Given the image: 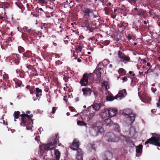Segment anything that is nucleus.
<instances>
[{
	"mask_svg": "<svg viewBox=\"0 0 160 160\" xmlns=\"http://www.w3.org/2000/svg\"><path fill=\"white\" fill-rule=\"evenodd\" d=\"M22 113L20 115V116L21 118V125L23 127H27L29 125H31V123H33L32 120V118L33 116V115H28L25 113L24 112H22Z\"/></svg>",
	"mask_w": 160,
	"mask_h": 160,
	"instance_id": "nucleus-1",
	"label": "nucleus"
},
{
	"mask_svg": "<svg viewBox=\"0 0 160 160\" xmlns=\"http://www.w3.org/2000/svg\"><path fill=\"white\" fill-rule=\"evenodd\" d=\"M22 113L20 115V116L21 118V125L23 127H27L29 125H31V123H33L32 120V118L33 116V115H28L25 113L24 112H22Z\"/></svg>",
	"mask_w": 160,
	"mask_h": 160,
	"instance_id": "nucleus-2",
	"label": "nucleus"
},
{
	"mask_svg": "<svg viewBox=\"0 0 160 160\" xmlns=\"http://www.w3.org/2000/svg\"><path fill=\"white\" fill-rule=\"evenodd\" d=\"M152 136L148 139L145 142V144L148 143L160 147V134L152 133Z\"/></svg>",
	"mask_w": 160,
	"mask_h": 160,
	"instance_id": "nucleus-3",
	"label": "nucleus"
},
{
	"mask_svg": "<svg viewBox=\"0 0 160 160\" xmlns=\"http://www.w3.org/2000/svg\"><path fill=\"white\" fill-rule=\"evenodd\" d=\"M94 77L92 73H84L82 78L80 80L79 83L82 86H86L89 85L88 80H93Z\"/></svg>",
	"mask_w": 160,
	"mask_h": 160,
	"instance_id": "nucleus-4",
	"label": "nucleus"
},
{
	"mask_svg": "<svg viewBox=\"0 0 160 160\" xmlns=\"http://www.w3.org/2000/svg\"><path fill=\"white\" fill-rule=\"evenodd\" d=\"M104 130L101 126H98L97 124H94L92 126L91 134L94 137L102 134L104 133Z\"/></svg>",
	"mask_w": 160,
	"mask_h": 160,
	"instance_id": "nucleus-5",
	"label": "nucleus"
},
{
	"mask_svg": "<svg viewBox=\"0 0 160 160\" xmlns=\"http://www.w3.org/2000/svg\"><path fill=\"white\" fill-rule=\"evenodd\" d=\"M122 114L128 119H129L131 123H132L134 122L136 115L135 114L132 113L131 109L129 108L125 109L123 110Z\"/></svg>",
	"mask_w": 160,
	"mask_h": 160,
	"instance_id": "nucleus-6",
	"label": "nucleus"
},
{
	"mask_svg": "<svg viewBox=\"0 0 160 160\" xmlns=\"http://www.w3.org/2000/svg\"><path fill=\"white\" fill-rule=\"evenodd\" d=\"M105 138L108 142H116L118 141V138L112 132L107 133L105 135Z\"/></svg>",
	"mask_w": 160,
	"mask_h": 160,
	"instance_id": "nucleus-7",
	"label": "nucleus"
},
{
	"mask_svg": "<svg viewBox=\"0 0 160 160\" xmlns=\"http://www.w3.org/2000/svg\"><path fill=\"white\" fill-rule=\"evenodd\" d=\"M40 152L42 154L44 152L45 150H48L53 149L54 147V144L52 145V144L49 142L47 144H43L40 146Z\"/></svg>",
	"mask_w": 160,
	"mask_h": 160,
	"instance_id": "nucleus-8",
	"label": "nucleus"
},
{
	"mask_svg": "<svg viewBox=\"0 0 160 160\" xmlns=\"http://www.w3.org/2000/svg\"><path fill=\"white\" fill-rule=\"evenodd\" d=\"M118 57L124 63H126L130 61V58L128 56L126 55L123 52L120 51L118 52Z\"/></svg>",
	"mask_w": 160,
	"mask_h": 160,
	"instance_id": "nucleus-9",
	"label": "nucleus"
},
{
	"mask_svg": "<svg viewBox=\"0 0 160 160\" xmlns=\"http://www.w3.org/2000/svg\"><path fill=\"white\" fill-rule=\"evenodd\" d=\"M132 12L133 14L141 17L146 13V11L141 8H138L136 7L133 9Z\"/></svg>",
	"mask_w": 160,
	"mask_h": 160,
	"instance_id": "nucleus-10",
	"label": "nucleus"
},
{
	"mask_svg": "<svg viewBox=\"0 0 160 160\" xmlns=\"http://www.w3.org/2000/svg\"><path fill=\"white\" fill-rule=\"evenodd\" d=\"M85 9L83 10L84 18H88L90 16V13H93L92 9L90 8H84Z\"/></svg>",
	"mask_w": 160,
	"mask_h": 160,
	"instance_id": "nucleus-11",
	"label": "nucleus"
},
{
	"mask_svg": "<svg viewBox=\"0 0 160 160\" xmlns=\"http://www.w3.org/2000/svg\"><path fill=\"white\" fill-rule=\"evenodd\" d=\"M83 95L85 97L89 96L92 91L91 89L89 88H84L82 89Z\"/></svg>",
	"mask_w": 160,
	"mask_h": 160,
	"instance_id": "nucleus-12",
	"label": "nucleus"
},
{
	"mask_svg": "<svg viewBox=\"0 0 160 160\" xmlns=\"http://www.w3.org/2000/svg\"><path fill=\"white\" fill-rule=\"evenodd\" d=\"M113 158L112 153L108 151H106L104 154L103 160H111Z\"/></svg>",
	"mask_w": 160,
	"mask_h": 160,
	"instance_id": "nucleus-13",
	"label": "nucleus"
},
{
	"mask_svg": "<svg viewBox=\"0 0 160 160\" xmlns=\"http://www.w3.org/2000/svg\"><path fill=\"white\" fill-rule=\"evenodd\" d=\"M79 142L76 140L74 139L72 145L70 146V148L71 149L74 150H77L78 148H79Z\"/></svg>",
	"mask_w": 160,
	"mask_h": 160,
	"instance_id": "nucleus-14",
	"label": "nucleus"
},
{
	"mask_svg": "<svg viewBox=\"0 0 160 160\" xmlns=\"http://www.w3.org/2000/svg\"><path fill=\"white\" fill-rule=\"evenodd\" d=\"M55 137L56 138H53L52 141L50 142L52 145L54 144V147L55 148L57 144H58V146H60L61 145V143H59V137L58 136V134H56Z\"/></svg>",
	"mask_w": 160,
	"mask_h": 160,
	"instance_id": "nucleus-15",
	"label": "nucleus"
},
{
	"mask_svg": "<svg viewBox=\"0 0 160 160\" xmlns=\"http://www.w3.org/2000/svg\"><path fill=\"white\" fill-rule=\"evenodd\" d=\"M127 94L126 90L123 89L119 92L115 96V98L117 99L118 98H120L121 99L122 98L124 97Z\"/></svg>",
	"mask_w": 160,
	"mask_h": 160,
	"instance_id": "nucleus-16",
	"label": "nucleus"
},
{
	"mask_svg": "<svg viewBox=\"0 0 160 160\" xmlns=\"http://www.w3.org/2000/svg\"><path fill=\"white\" fill-rule=\"evenodd\" d=\"M11 58L13 60V62L16 64L18 65L19 63L20 59L17 54H13L11 56Z\"/></svg>",
	"mask_w": 160,
	"mask_h": 160,
	"instance_id": "nucleus-17",
	"label": "nucleus"
},
{
	"mask_svg": "<svg viewBox=\"0 0 160 160\" xmlns=\"http://www.w3.org/2000/svg\"><path fill=\"white\" fill-rule=\"evenodd\" d=\"M108 111L107 109H104L102 110L100 114V117L104 119L109 117Z\"/></svg>",
	"mask_w": 160,
	"mask_h": 160,
	"instance_id": "nucleus-18",
	"label": "nucleus"
},
{
	"mask_svg": "<svg viewBox=\"0 0 160 160\" xmlns=\"http://www.w3.org/2000/svg\"><path fill=\"white\" fill-rule=\"evenodd\" d=\"M109 117H112L115 115L117 112V110L113 108H109L107 109Z\"/></svg>",
	"mask_w": 160,
	"mask_h": 160,
	"instance_id": "nucleus-19",
	"label": "nucleus"
},
{
	"mask_svg": "<svg viewBox=\"0 0 160 160\" xmlns=\"http://www.w3.org/2000/svg\"><path fill=\"white\" fill-rule=\"evenodd\" d=\"M35 91L36 97L38 98H40L41 96L42 95V90L39 88H35Z\"/></svg>",
	"mask_w": 160,
	"mask_h": 160,
	"instance_id": "nucleus-20",
	"label": "nucleus"
},
{
	"mask_svg": "<svg viewBox=\"0 0 160 160\" xmlns=\"http://www.w3.org/2000/svg\"><path fill=\"white\" fill-rule=\"evenodd\" d=\"M128 1L132 5L137 7L139 5L141 0H128Z\"/></svg>",
	"mask_w": 160,
	"mask_h": 160,
	"instance_id": "nucleus-21",
	"label": "nucleus"
},
{
	"mask_svg": "<svg viewBox=\"0 0 160 160\" xmlns=\"http://www.w3.org/2000/svg\"><path fill=\"white\" fill-rule=\"evenodd\" d=\"M37 35V34L33 31L31 33L28 35V37L32 41L35 40L36 39V36Z\"/></svg>",
	"mask_w": 160,
	"mask_h": 160,
	"instance_id": "nucleus-22",
	"label": "nucleus"
},
{
	"mask_svg": "<svg viewBox=\"0 0 160 160\" xmlns=\"http://www.w3.org/2000/svg\"><path fill=\"white\" fill-rule=\"evenodd\" d=\"M101 68L99 67H97L96 70L94 71L95 73L97 74V77L98 78H101L102 73L100 72Z\"/></svg>",
	"mask_w": 160,
	"mask_h": 160,
	"instance_id": "nucleus-23",
	"label": "nucleus"
},
{
	"mask_svg": "<svg viewBox=\"0 0 160 160\" xmlns=\"http://www.w3.org/2000/svg\"><path fill=\"white\" fill-rule=\"evenodd\" d=\"M23 56L26 58H29L31 57L32 56V53L31 51H27L23 54Z\"/></svg>",
	"mask_w": 160,
	"mask_h": 160,
	"instance_id": "nucleus-24",
	"label": "nucleus"
},
{
	"mask_svg": "<svg viewBox=\"0 0 160 160\" xmlns=\"http://www.w3.org/2000/svg\"><path fill=\"white\" fill-rule=\"evenodd\" d=\"M50 23H44L43 24V25L41 27L42 29H44L46 32H48V29L50 28Z\"/></svg>",
	"mask_w": 160,
	"mask_h": 160,
	"instance_id": "nucleus-25",
	"label": "nucleus"
},
{
	"mask_svg": "<svg viewBox=\"0 0 160 160\" xmlns=\"http://www.w3.org/2000/svg\"><path fill=\"white\" fill-rule=\"evenodd\" d=\"M112 122L111 119L109 118H108L105 119L103 122V124L106 126H111L112 124Z\"/></svg>",
	"mask_w": 160,
	"mask_h": 160,
	"instance_id": "nucleus-26",
	"label": "nucleus"
},
{
	"mask_svg": "<svg viewBox=\"0 0 160 160\" xmlns=\"http://www.w3.org/2000/svg\"><path fill=\"white\" fill-rule=\"evenodd\" d=\"M55 160H59L60 156V152L58 150H55Z\"/></svg>",
	"mask_w": 160,
	"mask_h": 160,
	"instance_id": "nucleus-27",
	"label": "nucleus"
},
{
	"mask_svg": "<svg viewBox=\"0 0 160 160\" xmlns=\"http://www.w3.org/2000/svg\"><path fill=\"white\" fill-rule=\"evenodd\" d=\"M138 81V79L135 77H133L132 78V80L131 83V86H134L136 85V83Z\"/></svg>",
	"mask_w": 160,
	"mask_h": 160,
	"instance_id": "nucleus-28",
	"label": "nucleus"
},
{
	"mask_svg": "<svg viewBox=\"0 0 160 160\" xmlns=\"http://www.w3.org/2000/svg\"><path fill=\"white\" fill-rule=\"evenodd\" d=\"M143 146L140 144L136 147V151L137 153L141 154L142 152Z\"/></svg>",
	"mask_w": 160,
	"mask_h": 160,
	"instance_id": "nucleus-29",
	"label": "nucleus"
},
{
	"mask_svg": "<svg viewBox=\"0 0 160 160\" xmlns=\"http://www.w3.org/2000/svg\"><path fill=\"white\" fill-rule=\"evenodd\" d=\"M7 83V85H6V83L4 82H3L2 85H4L5 88L4 89V90H5L6 88H10L11 87V82L9 80L5 81Z\"/></svg>",
	"mask_w": 160,
	"mask_h": 160,
	"instance_id": "nucleus-30",
	"label": "nucleus"
},
{
	"mask_svg": "<svg viewBox=\"0 0 160 160\" xmlns=\"http://www.w3.org/2000/svg\"><path fill=\"white\" fill-rule=\"evenodd\" d=\"M103 10L105 11V14L108 15L112 11V9L111 8L105 7L104 8Z\"/></svg>",
	"mask_w": 160,
	"mask_h": 160,
	"instance_id": "nucleus-31",
	"label": "nucleus"
},
{
	"mask_svg": "<svg viewBox=\"0 0 160 160\" xmlns=\"http://www.w3.org/2000/svg\"><path fill=\"white\" fill-rule=\"evenodd\" d=\"M99 35L102 36V35H101L100 34H97L95 35V37L90 38V39L93 41V42L95 43L97 42L98 41L97 39L96 38Z\"/></svg>",
	"mask_w": 160,
	"mask_h": 160,
	"instance_id": "nucleus-32",
	"label": "nucleus"
},
{
	"mask_svg": "<svg viewBox=\"0 0 160 160\" xmlns=\"http://www.w3.org/2000/svg\"><path fill=\"white\" fill-rule=\"evenodd\" d=\"M115 131L119 132L120 131V127L118 124L115 123L113 126Z\"/></svg>",
	"mask_w": 160,
	"mask_h": 160,
	"instance_id": "nucleus-33",
	"label": "nucleus"
},
{
	"mask_svg": "<svg viewBox=\"0 0 160 160\" xmlns=\"http://www.w3.org/2000/svg\"><path fill=\"white\" fill-rule=\"evenodd\" d=\"M13 81H14L15 84L18 87H20L22 84V81L18 79H14Z\"/></svg>",
	"mask_w": 160,
	"mask_h": 160,
	"instance_id": "nucleus-34",
	"label": "nucleus"
},
{
	"mask_svg": "<svg viewBox=\"0 0 160 160\" xmlns=\"http://www.w3.org/2000/svg\"><path fill=\"white\" fill-rule=\"evenodd\" d=\"M20 112L19 111H15L13 114L14 119L18 118L19 116H20Z\"/></svg>",
	"mask_w": 160,
	"mask_h": 160,
	"instance_id": "nucleus-35",
	"label": "nucleus"
},
{
	"mask_svg": "<svg viewBox=\"0 0 160 160\" xmlns=\"http://www.w3.org/2000/svg\"><path fill=\"white\" fill-rule=\"evenodd\" d=\"M92 108L96 111H98L100 108L99 104L97 103L94 104L92 106Z\"/></svg>",
	"mask_w": 160,
	"mask_h": 160,
	"instance_id": "nucleus-36",
	"label": "nucleus"
},
{
	"mask_svg": "<svg viewBox=\"0 0 160 160\" xmlns=\"http://www.w3.org/2000/svg\"><path fill=\"white\" fill-rule=\"evenodd\" d=\"M23 30L25 32H26L28 33V35L31 32L33 31L32 30H31V29H29L28 28L25 27L23 28Z\"/></svg>",
	"mask_w": 160,
	"mask_h": 160,
	"instance_id": "nucleus-37",
	"label": "nucleus"
},
{
	"mask_svg": "<svg viewBox=\"0 0 160 160\" xmlns=\"http://www.w3.org/2000/svg\"><path fill=\"white\" fill-rule=\"evenodd\" d=\"M106 99L108 101H112L115 99H116L115 98V96L113 97L111 95H110L106 97Z\"/></svg>",
	"mask_w": 160,
	"mask_h": 160,
	"instance_id": "nucleus-38",
	"label": "nucleus"
},
{
	"mask_svg": "<svg viewBox=\"0 0 160 160\" xmlns=\"http://www.w3.org/2000/svg\"><path fill=\"white\" fill-rule=\"evenodd\" d=\"M87 29L90 32H93L95 29V28L92 25H88L87 26Z\"/></svg>",
	"mask_w": 160,
	"mask_h": 160,
	"instance_id": "nucleus-39",
	"label": "nucleus"
},
{
	"mask_svg": "<svg viewBox=\"0 0 160 160\" xmlns=\"http://www.w3.org/2000/svg\"><path fill=\"white\" fill-rule=\"evenodd\" d=\"M76 150L77 151V155H83V153L81 149L78 148Z\"/></svg>",
	"mask_w": 160,
	"mask_h": 160,
	"instance_id": "nucleus-40",
	"label": "nucleus"
},
{
	"mask_svg": "<svg viewBox=\"0 0 160 160\" xmlns=\"http://www.w3.org/2000/svg\"><path fill=\"white\" fill-rule=\"evenodd\" d=\"M22 38L24 40H26L28 39V36L25 33H23L22 35Z\"/></svg>",
	"mask_w": 160,
	"mask_h": 160,
	"instance_id": "nucleus-41",
	"label": "nucleus"
},
{
	"mask_svg": "<svg viewBox=\"0 0 160 160\" xmlns=\"http://www.w3.org/2000/svg\"><path fill=\"white\" fill-rule=\"evenodd\" d=\"M101 42L105 46H107L110 43V42L109 40H105L104 41H103L102 40L101 41Z\"/></svg>",
	"mask_w": 160,
	"mask_h": 160,
	"instance_id": "nucleus-42",
	"label": "nucleus"
},
{
	"mask_svg": "<svg viewBox=\"0 0 160 160\" xmlns=\"http://www.w3.org/2000/svg\"><path fill=\"white\" fill-rule=\"evenodd\" d=\"M77 124H78V125H80V126H85L86 125V123L85 122H84L82 121H79V120L78 121Z\"/></svg>",
	"mask_w": 160,
	"mask_h": 160,
	"instance_id": "nucleus-43",
	"label": "nucleus"
},
{
	"mask_svg": "<svg viewBox=\"0 0 160 160\" xmlns=\"http://www.w3.org/2000/svg\"><path fill=\"white\" fill-rule=\"evenodd\" d=\"M35 87L34 86H31V88L29 90V91L31 94H32L35 93Z\"/></svg>",
	"mask_w": 160,
	"mask_h": 160,
	"instance_id": "nucleus-44",
	"label": "nucleus"
},
{
	"mask_svg": "<svg viewBox=\"0 0 160 160\" xmlns=\"http://www.w3.org/2000/svg\"><path fill=\"white\" fill-rule=\"evenodd\" d=\"M89 146V147L90 149L91 150H93L94 151H96V148L94 144H90Z\"/></svg>",
	"mask_w": 160,
	"mask_h": 160,
	"instance_id": "nucleus-45",
	"label": "nucleus"
},
{
	"mask_svg": "<svg viewBox=\"0 0 160 160\" xmlns=\"http://www.w3.org/2000/svg\"><path fill=\"white\" fill-rule=\"evenodd\" d=\"M9 79L8 75L6 73H4L3 75V79L5 81L8 80Z\"/></svg>",
	"mask_w": 160,
	"mask_h": 160,
	"instance_id": "nucleus-46",
	"label": "nucleus"
},
{
	"mask_svg": "<svg viewBox=\"0 0 160 160\" xmlns=\"http://www.w3.org/2000/svg\"><path fill=\"white\" fill-rule=\"evenodd\" d=\"M18 49L19 52L20 53L23 52L25 51L24 48L22 46L18 47Z\"/></svg>",
	"mask_w": 160,
	"mask_h": 160,
	"instance_id": "nucleus-47",
	"label": "nucleus"
},
{
	"mask_svg": "<svg viewBox=\"0 0 160 160\" xmlns=\"http://www.w3.org/2000/svg\"><path fill=\"white\" fill-rule=\"evenodd\" d=\"M83 155H76V158L77 160H83Z\"/></svg>",
	"mask_w": 160,
	"mask_h": 160,
	"instance_id": "nucleus-48",
	"label": "nucleus"
},
{
	"mask_svg": "<svg viewBox=\"0 0 160 160\" xmlns=\"http://www.w3.org/2000/svg\"><path fill=\"white\" fill-rule=\"evenodd\" d=\"M25 72L23 71H21L20 73L19 74V76L21 78H24L25 76Z\"/></svg>",
	"mask_w": 160,
	"mask_h": 160,
	"instance_id": "nucleus-49",
	"label": "nucleus"
},
{
	"mask_svg": "<svg viewBox=\"0 0 160 160\" xmlns=\"http://www.w3.org/2000/svg\"><path fill=\"white\" fill-rule=\"evenodd\" d=\"M118 72L119 73L125 74V70L122 68H120L118 70Z\"/></svg>",
	"mask_w": 160,
	"mask_h": 160,
	"instance_id": "nucleus-50",
	"label": "nucleus"
},
{
	"mask_svg": "<svg viewBox=\"0 0 160 160\" xmlns=\"http://www.w3.org/2000/svg\"><path fill=\"white\" fill-rule=\"evenodd\" d=\"M12 37L11 38L10 37H9L6 40L5 42L7 44H8L10 42L12 41Z\"/></svg>",
	"mask_w": 160,
	"mask_h": 160,
	"instance_id": "nucleus-51",
	"label": "nucleus"
},
{
	"mask_svg": "<svg viewBox=\"0 0 160 160\" xmlns=\"http://www.w3.org/2000/svg\"><path fill=\"white\" fill-rule=\"evenodd\" d=\"M57 107H53L52 108V114H54L55 112L57 110Z\"/></svg>",
	"mask_w": 160,
	"mask_h": 160,
	"instance_id": "nucleus-52",
	"label": "nucleus"
},
{
	"mask_svg": "<svg viewBox=\"0 0 160 160\" xmlns=\"http://www.w3.org/2000/svg\"><path fill=\"white\" fill-rule=\"evenodd\" d=\"M82 47L80 46H78V47L77 48V50L79 52H81L82 50Z\"/></svg>",
	"mask_w": 160,
	"mask_h": 160,
	"instance_id": "nucleus-53",
	"label": "nucleus"
},
{
	"mask_svg": "<svg viewBox=\"0 0 160 160\" xmlns=\"http://www.w3.org/2000/svg\"><path fill=\"white\" fill-rule=\"evenodd\" d=\"M38 73H31V74L30 75V77H33L34 76H38Z\"/></svg>",
	"mask_w": 160,
	"mask_h": 160,
	"instance_id": "nucleus-54",
	"label": "nucleus"
},
{
	"mask_svg": "<svg viewBox=\"0 0 160 160\" xmlns=\"http://www.w3.org/2000/svg\"><path fill=\"white\" fill-rule=\"evenodd\" d=\"M86 18L87 19L84 21L83 23L86 25H89L88 24V18Z\"/></svg>",
	"mask_w": 160,
	"mask_h": 160,
	"instance_id": "nucleus-55",
	"label": "nucleus"
},
{
	"mask_svg": "<svg viewBox=\"0 0 160 160\" xmlns=\"http://www.w3.org/2000/svg\"><path fill=\"white\" fill-rule=\"evenodd\" d=\"M116 13L115 12H113L111 14V17L113 19L115 18L116 17Z\"/></svg>",
	"mask_w": 160,
	"mask_h": 160,
	"instance_id": "nucleus-56",
	"label": "nucleus"
},
{
	"mask_svg": "<svg viewBox=\"0 0 160 160\" xmlns=\"http://www.w3.org/2000/svg\"><path fill=\"white\" fill-rule=\"evenodd\" d=\"M157 107L160 109V97L158 100V102L157 103Z\"/></svg>",
	"mask_w": 160,
	"mask_h": 160,
	"instance_id": "nucleus-57",
	"label": "nucleus"
},
{
	"mask_svg": "<svg viewBox=\"0 0 160 160\" xmlns=\"http://www.w3.org/2000/svg\"><path fill=\"white\" fill-rule=\"evenodd\" d=\"M26 67L29 69L32 70L33 67L31 65H28Z\"/></svg>",
	"mask_w": 160,
	"mask_h": 160,
	"instance_id": "nucleus-58",
	"label": "nucleus"
},
{
	"mask_svg": "<svg viewBox=\"0 0 160 160\" xmlns=\"http://www.w3.org/2000/svg\"><path fill=\"white\" fill-rule=\"evenodd\" d=\"M94 115L95 113H90V114L89 116V119L91 118L94 116Z\"/></svg>",
	"mask_w": 160,
	"mask_h": 160,
	"instance_id": "nucleus-59",
	"label": "nucleus"
},
{
	"mask_svg": "<svg viewBox=\"0 0 160 160\" xmlns=\"http://www.w3.org/2000/svg\"><path fill=\"white\" fill-rule=\"evenodd\" d=\"M31 70L33 72L35 73H37V70L35 68H34V67Z\"/></svg>",
	"mask_w": 160,
	"mask_h": 160,
	"instance_id": "nucleus-60",
	"label": "nucleus"
},
{
	"mask_svg": "<svg viewBox=\"0 0 160 160\" xmlns=\"http://www.w3.org/2000/svg\"><path fill=\"white\" fill-rule=\"evenodd\" d=\"M122 80L124 82H126L128 80V78L126 77H124L122 78Z\"/></svg>",
	"mask_w": 160,
	"mask_h": 160,
	"instance_id": "nucleus-61",
	"label": "nucleus"
},
{
	"mask_svg": "<svg viewBox=\"0 0 160 160\" xmlns=\"http://www.w3.org/2000/svg\"><path fill=\"white\" fill-rule=\"evenodd\" d=\"M151 90L152 92L155 93L157 90V89L156 88H154L152 87L151 88Z\"/></svg>",
	"mask_w": 160,
	"mask_h": 160,
	"instance_id": "nucleus-62",
	"label": "nucleus"
},
{
	"mask_svg": "<svg viewBox=\"0 0 160 160\" xmlns=\"http://www.w3.org/2000/svg\"><path fill=\"white\" fill-rule=\"evenodd\" d=\"M151 68H149L148 69V72L149 73L150 72H152L153 70L151 69Z\"/></svg>",
	"mask_w": 160,
	"mask_h": 160,
	"instance_id": "nucleus-63",
	"label": "nucleus"
},
{
	"mask_svg": "<svg viewBox=\"0 0 160 160\" xmlns=\"http://www.w3.org/2000/svg\"><path fill=\"white\" fill-rule=\"evenodd\" d=\"M98 104H99V107H100V108L101 107L104 106V104L102 102L101 103H100Z\"/></svg>",
	"mask_w": 160,
	"mask_h": 160,
	"instance_id": "nucleus-64",
	"label": "nucleus"
}]
</instances>
